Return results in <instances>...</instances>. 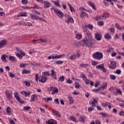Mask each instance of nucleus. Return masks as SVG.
Wrapping results in <instances>:
<instances>
[{
  "label": "nucleus",
  "instance_id": "nucleus-7",
  "mask_svg": "<svg viewBox=\"0 0 124 124\" xmlns=\"http://www.w3.org/2000/svg\"><path fill=\"white\" fill-rule=\"evenodd\" d=\"M54 12L57 14V15H58L59 18H63L64 15L62 12L59 11L58 9H55Z\"/></svg>",
  "mask_w": 124,
  "mask_h": 124
},
{
  "label": "nucleus",
  "instance_id": "nucleus-27",
  "mask_svg": "<svg viewBox=\"0 0 124 124\" xmlns=\"http://www.w3.org/2000/svg\"><path fill=\"white\" fill-rule=\"evenodd\" d=\"M6 111L7 115H12V113H11V109H10V107H8L6 109Z\"/></svg>",
  "mask_w": 124,
  "mask_h": 124
},
{
  "label": "nucleus",
  "instance_id": "nucleus-23",
  "mask_svg": "<svg viewBox=\"0 0 124 124\" xmlns=\"http://www.w3.org/2000/svg\"><path fill=\"white\" fill-rule=\"evenodd\" d=\"M69 22L71 24H74V19L71 16H69L68 17V20L66 21L67 23H69Z\"/></svg>",
  "mask_w": 124,
  "mask_h": 124
},
{
  "label": "nucleus",
  "instance_id": "nucleus-11",
  "mask_svg": "<svg viewBox=\"0 0 124 124\" xmlns=\"http://www.w3.org/2000/svg\"><path fill=\"white\" fill-rule=\"evenodd\" d=\"M5 94L6 97H7V98H8L9 99H12V95H11V94H10V93H9V91H7V90L5 92Z\"/></svg>",
  "mask_w": 124,
  "mask_h": 124
},
{
  "label": "nucleus",
  "instance_id": "nucleus-18",
  "mask_svg": "<svg viewBox=\"0 0 124 124\" xmlns=\"http://www.w3.org/2000/svg\"><path fill=\"white\" fill-rule=\"evenodd\" d=\"M16 51H17V52H19V53L21 54V56H26V53L23 50H22V49H20V48L17 47H16Z\"/></svg>",
  "mask_w": 124,
  "mask_h": 124
},
{
  "label": "nucleus",
  "instance_id": "nucleus-16",
  "mask_svg": "<svg viewBox=\"0 0 124 124\" xmlns=\"http://www.w3.org/2000/svg\"><path fill=\"white\" fill-rule=\"evenodd\" d=\"M46 124H57V121L53 119H50L49 121H46Z\"/></svg>",
  "mask_w": 124,
  "mask_h": 124
},
{
  "label": "nucleus",
  "instance_id": "nucleus-41",
  "mask_svg": "<svg viewBox=\"0 0 124 124\" xmlns=\"http://www.w3.org/2000/svg\"><path fill=\"white\" fill-rule=\"evenodd\" d=\"M85 119L86 117L85 116H80L79 118V121H80V122H84Z\"/></svg>",
  "mask_w": 124,
  "mask_h": 124
},
{
  "label": "nucleus",
  "instance_id": "nucleus-63",
  "mask_svg": "<svg viewBox=\"0 0 124 124\" xmlns=\"http://www.w3.org/2000/svg\"><path fill=\"white\" fill-rule=\"evenodd\" d=\"M71 57V54L69 53L66 55V58L67 59H68L69 60H70V58Z\"/></svg>",
  "mask_w": 124,
  "mask_h": 124
},
{
  "label": "nucleus",
  "instance_id": "nucleus-51",
  "mask_svg": "<svg viewBox=\"0 0 124 124\" xmlns=\"http://www.w3.org/2000/svg\"><path fill=\"white\" fill-rule=\"evenodd\" d=\"M108 52H109V53H113V52H114V48L109 47Z\"/></svg>",
  "mask_w": 124,
  "mask_h": 124
},
{
  "label": "nucleus",
  "instance_id": "nucleus-13",
  "mask_svg": "<svg viewBox=\"0 0 124 124\" xmlns=\"http://www.w3.org/2000/svg\"><path fill=\"white\" fill-rule=\"evenodd\" d=\"M46 80H47V78H44L42 76H40L39 78V81L41 83H45Z\"/></svg>",
  "mask_w": 124,
  "mask_h": 124
},
{
  "label": "nucleus",
  "instance_id": "nucleus-55",
  "mask_svg": "<svg viewBox=\"0 0 124 124\" xmlns=\"http://www.w3.org/2000/svg\"><path fill=\"white\" fill-rule=\"evenodd\" d=\"M24 83L25 84L26 86H27V87H31V83H30V82L28 81H25L24 82Z\"/></svg>",
  "mask_w": 124,
  "mask_h": 124
},
{
  "label": "nucleus",
  "instance_id": "nucleus-52",
  "mask_svg": "<svg viewBox=\"0 0 124 124\" xmlns=\"http://www.w3.org/2000/svg\"><path fill=\"white\" fill-rule=\"evenodd\" d=\"M98 26H103L104 25V23L102 21H100L97 22Z\"/></svg>",
  "mask_w": 124,
  "mask_h": 124
},
{
  "label": "nucleus",
  "instance_id": "nucleus-10",
  "mask_svg": "<svg viewBox=\"0 0 124 124\" xmlns=\"http://www.w3.org/2000/svg\"><path fill=\"white\" fill-rule=\"evenodd\" d=\"M101 36L100 33L96 32L95 34V38L97 41H100V40H101Z\"/></svg>",
  "mask_w": 124,
  "mask_h": 124
},
{
  "label": "nucleus",
  "instance_id": "nucleus-59",
  "mask_svg": "<svg viewBox=\"0 0 124 124\" xmlns=\"http://www.w3.org/2000/svg\"><path fill=\"white\" fill-rule=\"evenodd\" d=\"M76 57H77V56H76V55L74 54L73 55H71V57L70 58V60H74V59H75V58H76Z\"/></svg>",
  "mask_w": 124,
  "mask_h": 124
},
{
  "label": "nucleus",
  "instance_id": "nucleus-2",
  "mask_svg": "<svg viewBox=\"0 0 124 124\" xmlns=\"http://www.w3.org/2000/svg\"><path fill=\"white\" fill-rule=\"evenodd\" d=\"M84 33L86 37H84L80 41L81 46L89 47V48L93 47V44H94V40L93 39L92 33H91L89 30L86 31V32H84Z\"/></svg>",
  "mask_w": 124,
  "mask_h": 124
},
{
  "label": "nucleus",
  "instance_id": "nucleus-26",
  "mask_svg": "<svg viewBox=\"0 0 124 124\" xmlns=\"http://www.w3.org/2000/svg\"><path fill=\"white\" fill-rule=\"evenodd\" d=\"M53 3L56 5V6H57V7L61 8V4H60V1H52Z\"/></svg>",
  "mask_w": 124,
  "mask_h": 124
},
{
  "label": "nucleus",
  "instance_id": "nucleus-36",
  "mask_svg": "<svg viewBox=\"0 0 124 124\" xmlns=\"http://www.w3.org/2000/svg\"><path fill=\"white\" fill-rule=\"evenodd\" d=\"M104 37L106 39H110V38H111V36H110L109 33H106L105 34Z\"/></svg>",
  "mask_w": 124,
  "mask_h": 124
},
{
  "label": "nucleus",
  "instance_id": "nucleus-22",
  "mask_svg": "<svg viewBox=\"0 0 124 124\" xmlns=\"http://www.w3.org/2000/svg\"><path fill=\"white\" fill-rule=\"evenodd\" d=\"M52 112H53L54 115L56 116V117H59L60 118H61V114H60V112H59V111L53 109L52 110Z\"/></svg>",
  "mask_w": 124,
  "mask_h": 124
},
{
  "label": "nucleus",
  "instance_id": "nucleus-8",
  "mask_svg": "<svg viewBox=\"0 0 124 124\" xmlns=\"http://www.w3.org/2000/svg\"><path fill=\"white\" fill-rule=\"evenodd\" d=\"M96 68H97V69H100L101 70H102L103 72H106V69H105V68H104V64L97 65V66H96Z\"/></svg>",
  "mask_w": 124,
  "mask_h": 124
},
{
  "label": "nucleus",
  "instance_id": "nucleus-20",
  "mask_svg": "<svg viewBox=\"0 0 124 124\" xmlns=\"http://www.w3.org/2000/svg\"><path fill=\"white\" fill-rule=\"evenodd\" d=\"M21 94H24L25 95V97H27V96H29V95H31V92H26V91H22L21 92Z\"/></svg>",
  "mask_w": 124,
  "mask_h": 124
},
{
  "label": "nucleus",
  "instance_id": "nucleus-4",
  "mask_svg": "<svg viewBox=\"0 0 124 124\" xmlns=\"http://www.w3.org/2000/svg\"><path fill=\"white\" fill-rule=\"evenodd\" d=\"M93 58L94 60H98V61H99L103 58V54H102L101 52H96L93 54Z\"/></svg>",
  "mask_w": 124,
  "mask_h": 124
},
{
  "label": "nucleus",
  "instance_id": "nucleus-46",
  "mask_svg": "<svg viewBox=\"0 0 124 124\" xmlns=\"http://www.w3.org/2000/svg\"><path fill=\"white\" fill-rule=\"evenodd\" d=\"M83 81H84L86 85H89V84H90V80H89V79H88L87 78H84V79H83Z\"/></svg>",
  "mask_w": 124,
  "mask_h": 124
},
{
  "label": "nucleus",
  "instance_id": "nucleus-61",
  "mask_svg": "<svg viewBox=\"0 0 124 124\" xmlns=\"http://www.w3.org/2000/svg\"><path fill=\"white\" fill-rule=\"evenodd\" d=\"M108 105V102H106L105 103L102 104V106H103L104 107H106Z\"/></svg>",
  "mask_w": 124,
  "mask_h": 124
},
{
  "label": "nucleus",
  "instance_id": "nucleus-48",
  "mask_svg": "<svg viewBox=\"0 0 124 124\" xmlns=\"http://www.w3.org/2000/svg\"><path fill=\"white\" fill-rule=\"evenodd\" d=\"M109 77L111 80H116V76L115 75H110Z\"/></svg>",
  "mask_w": 124,
  "mask_h": 124
},
{
  "label": "nucleus",
  "instance_id": "nucleus-44",
  "mask_svg": "<svg viewBox=\"0 0 124 124\" xmlns=\"http://www.w3.org/2000/svg\"><path fill=\"white\" fill-rule=\"evenodd\" d=\"M69 119L70 120H71V121H72L73 122H76V118L74 116H70L69 117Z\"/></svg>",
  "mask_w": 124,
  "mask_h": 124
},
{
  "label": "nucleus",
  "instance_id": "nucleus-37",
  "mask_svg": "<svg viewBox=\"0 0 124 124\" xmlns=\"http://www.w3.org/2000/svg\"><path fill=\"white\" fill-rule=\"evenodd\" d=\"M91 63H92V65L94 66L96 65V64H98L99 62L97 61L93 60L91 62Z\"/></svg>",
  "mask_w": 124,
  "mask_h": 124
},
{
  "label": "nucleus",
  "instance_id": "nucleus-49",
  "mask_svg": "<svg viewBox=\"0 0 124 124\" xmlns=\"http://www.w3.org/2000/svg\"><path fill=\"white\" fill-rule=\"evenodd\" d=\"M99 115H101V116H102V117H104L108 116V114H107V113H105L104 112L100 113Z\"/></svg>",
  "mask_w": 124,
  "mask_h": 124
},
{
  "label": "nucleus",
  "instance_id": "nucleus-53",
  "mask_svg": "<svg viewBox=\"0 0 124 124\" xmlns=\"http://www.w3.org/2000/svg\"><path fill=\"white\" fill-rule=\"evenodd\" d=\"M115 27L116 28V29H117V30H122V27L119 25V24L118 23H116L115 24Z\"/></svg>",
  "mask_w": 124,
  "mask_h": 124
},
{
  "label": "nucleus",
  "instance_id": "nucleus-6",
  "mask_svg": "<svg viewBox=\"0 0 124 124\" xmlns=\"http://www.w3.org/2000/svg\"><path fill=\"white\" fill-rule=\"evenodd\" d=\"M14 95L15 98H16V100L19 102V103H21V104H24L25 103V102L23 101L21 98H20V97H19V94H18V93H15Z\"/></svg>",
  "mask_w": 124,
  "mask_h": 124
},
{
  "label": "nucleus",
  "instance_id": "nucleus-42",
  "mask_svg": "<svg viewBox=\"0 0 124 124\" xmlns=\"http://www.w3.org/2000/svg\"><path fill=\"white\" fill-rule=\"evenodd\" d=\"M98 20H103V17H102V15L101 16H98L95 18L96 21H98Z\"/></svg>",
  "mask_w": 124,
  "mask_h": 124
},
{
  "label": "nucleus",
  "instance_id": "nucleus-15",
  "mask_svg": "<svg viewBox=\"0 0 124 124\" xmlns=\"http://www.w3.org/2000/svg\"><path fill=\"white\" fill-rule=\"evenodd\" d=\"M50 89H53L52 94H55L59 93V89L56 87H51Z\"/></svg>",
  "mask_w": 124,
  "mask_h": 124
},
{
  "label": "nucleus",
  "instance_id": "nucleus-43",
  "mask_svg": "<svg viewBox=\"0 0 124 124\" xmlns=\"http://www.w3.org/2000/svg\"><path fill=\"white\" fill-rule=\"evenodd\" d=\"M75 88H76V89H79V88L81 87V86H80V84L78 82H76L75 83Z\"/></svg>",
  "mask_w": 124,
  "mask_h": 124
},
{
  "label": "nucleus",
  "instance_id": "nucleus-35",
  "mask_svg": "<svg viewBox=\"0 0 124 124\" xmlns=\"http://www.w3.org/2000/svg\"><path fill=\"white\" fill-rule=\"evenodd\" d=\"M64 56H65V54H63L60 55H56L55 56V58L56 59H62V57H64Z\"/></svg>",
  "mask_w": 124,
  "mask_h": 124
},
{
  "label": "nucleus",
  "instance_id": "nucleus-14",
  "mask_svg": "<svg viewBox=\"0 0 124 124\" xmlns=\"http://www.w3.org/2000/svg\"><path fill=\"white\" fill-rule=\"evenodd\" d=\"M6 44V40L4 39L1 40L0 41V48H2V47H4Z\"/></svg>",
  "mask_w": 124,
  "mask_h": 124
},
{
  "label": "nucleus",
  "instance_id": "nucleus-21",
  "mask_svg": "<svg viewBox=\"0 0 124 124\" xmlns=\"http://www.w3.org/2000/svg\"><path fill=\"white\" fill-rule=\"evenodd\" d=\"M68 99L69 100V104H73V103H74V100H73V98L72 97V96L69 95Z\"/></svg>",
  "mask_w": 124,
  "mask_h": 124
},
{
  "label": "nucleus",
  "instance_id": "nucleus-60",
  "mask_svg": "<svg viewBox=\"0 0 124 124\" xmlns=\"http://www.w3.org/2000/svg\"><path fill=\"white\" fill-rule=\"evenodd\" d=\"M80 77L81 78H82L83 80L87 78V77H86V76L85 75V74H84L83 73H82L80 75Z\"/></svg>",
  "mask_w": 124,
  "mask_h": 124
},
{
  "label": "nucleus",
  "instance_id": "nucleus-3",
  "mask_svg": "<svg viewBox=\"0 0 124 124\" xmlns=\"http://www.w3.org/2000/svg\"><path fill=\"white\" fill-rule=\"evenodd\" d=\"M97 101H98V98H93V101L91 102H89L90 105H92V107L88 108V112H92V111H93V106L95 107V103H97Z\"/></svg>",
  "mask_w": 124,
  "mask_h": 124
},
{
  "label": "nucleus",
  "instance_id": "nucleus-5",
  "mask_svg": "<svg viewBox=\"0 0 124 124\" xmlns=\"http://www.w3.org/2000/svg\"><path fill=\"white\" fill-rule=\"evenodd\" d=\"M79 10L81 11V13L80 15V17L82 18H84V17H89V16L83 11V10H86V9L83 7H80L79 8Z\"/></svg>",
  "mask_w": 124,
  "mask_h": 124
},
{
  "label": "nucleus",
  "instance_id": "nucleus-57",
  "mask_svg": "<svg viewBox=\"0 0 124 124\" xmlns=\"http://www.w3.org/2000/svg\"><path fill=\"white\" fill-rule=\"evenodd\" d=\"M56 64H62V63H63V61H58L55 62Z\"/></svg>",
  "mask_w": 124,
  "mask_h": 124
},
{
  "label": "nucleus",
  "instance_id": "nucleus-28",
  "mask_svg": "<svg viewBox=\"0 0 124 124\" xmlns=\"http://www.w3.org/2000/svg\"><path fill=\"white\" fill-rule=\"evenodd\" d=\"M108 31H109L110 34H114V33L115 32V29L110 28L108 29Z\"/></svg>",
  "mask_w": 124,
  "mask_h": 124
},
{
  "label": "nucleus",
  "instance_id": "nucleus-50",
  "mask_svg": "<svg viewBox=\"0 0 124 124\" xmlns=\"http://www.w3.org/2000/svg\"><path fill=\"white\" fill-rule=\"evenodd\" d=\"M29 65V64L28 63H21L20 64L19 66L20 67H22V68H24L25 66Z\"/></svg>",
  "mask_w": 124,
  "mask_h": 124
},
{
  "label": "nucleus",
  "instance_id": "nucleus-30",
  "mask_svg": "<svg viewBox=\"0 0 124 124\" xmlns=\"http://www.w3.org/2000/svg\"><path fill=\"white\" fill-rule=\"evenodd\" d=\"M36 98H37V96H36V95H32V96H31V102H33V101H34V100H35V99H36Z\"/></svg>",
  "mask_w": 124,
  "mask_h": 124
},
{
  "label": "nucleus",
  "instance_id": "nucleus-47",
  "mask_svg": "<svg viewBox=\"0 0 124 124\" xmlns=\"http://www.w3.org/2000/svg\"><path fill=\"white\" fill-rule=\"evenodd\" d=\"M9 60L10 61H12V62H15L16 58L13 56H10Z\"/></svg>",
  "mask_w": 124,
  "mask_h": 124
},
{
  "label": "nucleus",
  "instance_id": "nucleus-45",
  "mask_svg": "<svg viewBox=\"0 0 124 124\" xmlns=\"http://www.w3.org/2000/svg\"><path fill=\"white\" fill-rule=\"evenodd\" d=\"M63 80H64V77L63 76H62L59 79L58 82H63Z\"/></svg>",
  "mask_w": 124,
  "mask_h": 124
},
{
  "label": "nucleus",
  "instance_id": "nucleus-33",
  "mask_svg": "<svg viewBox=\"0 0 124 124\" xmlns=\"http://www.w3.org/2000/svg\"><path fill=\"white\" fill-rule=\"evenodd\" d=\"M30 73H31V70H28L26 69H24L22 70L23 74H29Z\"/></svg>",
  "mask_w": 124,
  "mask_h": 124
},
{
  "label": "nucleus",
  "instance_id": "nucleus-38",
  "mask_svg": "<svg viewBox=\"0 0 124 124\" xmlns=\"http://www.w3.org/2000/svg\"><path fill=\"white\" fill-rule=\"evenodd\" d=\"M87 27L85 25H82V28H83V31L84 32H86V31H88L89 30L87 29Z\"/></svg>",
  "mask_w": 124,
  "mask_h": 124
},
{
  "label": "nucleus",
  "instance_id": "nucleus-40",
  "mask_svg": "<svg viewBox=\"0 0 124 124\" xmlns=\"http://www.w3.org/2000/svg\"><path fill=\"white\" fill-rule=\"evenodd\" d=\"M86 27H87L89 30H93V27L91 24L86 25Z\"/></svg>",
  "mask_w": 124,
  "mask_h": 124
},
{
  "label": "nucleus",
  "instance_id": "nucleus-9",
  "mask_svg": "<svg viewBox=\"0 0 124 124\" xmlns=\"http://www.w3.org/2000/svg\"><path fill=\"white\" fill-rule=\"evenodd\" d=\"M44 8H49V7H51L52 6V4H51L49 1L46 0L44 1Z\"/></svg>",
  "mask_w": 124,
  "mask_h": 124
},
{
  "label": "nucleus",
  "instance_id": "nucleus-58",
  "mask_svg": "<svg viewBox=\"0 0 124 124\" xmlns=\"http://www.w3.org/2000/svg\"><path fill=\"white\" fill-rule=\"evenodd\" d=\"M9 75L10 76V77H11V78H14V77H15V75H14V74L12 73H9Z\"/></svg>",
  "mask_w": 124,
  "mask_h": 124
},
{
  "label": "nucleus",
  "instance_id": "nucleus-24",
  "mask_svg": "<svg viewBox=\"0 0 124 124\" xmlns=\"http://www.w3.org/2000/svg\"><path fill=\"white\" fill-rule=\"evenodd\" d=\"M116 66L117 65L116 64V62H111L110 66V68H111V69H115Z\"/></svg>",
  "mask_w": 124,
  "mask_h": 124
},
{
  "label": "nucleus",
  "instance_id": "nucleus-56",
  "mask_svg": "<svg viewBox=\"0 0 124 124\" xmlns=\"http://www.w3.org/2000/svg\"><path fill=\"white\" fill-rule=\"evenodd\" d=\"M31 109V107L30 106H25L24 107L23 109L25 111H27V110H30Z\"/></svg>",
  "mask_w": 124,
  "mask_h": 124
},
{
  "label": "nucleus",
  "instance_id": "nucleus-34",
  "mask_svg": "<svg viewBox=\"0 0 124 124\" xmlns=\"http://www.w3.org/2000/svg\"><path fill=\"white\" fill-rule=\"evenodd\" d=\"M1 60L4 62H7V61H6V58L5 56V54H3L1 56Z\"/></svg>",
  "mask_w": 124,
  "mask_h": 124
},
{
  "label": "nucleus",
  "instance_id": "nucleus-1",
  "mask_svg": "<svg viewBox=\"0 0 124 124\" xmlns=\"http://www.w3.org/2000/svg\"><path fill=\"white\" fill-rule=\"evenodd\" d=\"M84 33L86 37H84L80 41L81 46L89 47V48L93 47V44H94V40L93 39L92 33H91L89 30L86 31V32H84Z\"/></svg>",
  "mask_w": 124,
  "mask_h": 124
},
{
  "label": "nucleus",
  "instance_id": "nucleus-19",
  "mask_svg": "<svg viewBox=\"0 0 124 124\" xmlns=\"http://www.w3.org/2000/svg\"><path fill=\"white\" fill-rule=\"evenodd\" d=\"M107 88V83H104L99 88L100 91H103Z\"/></svg>",
  "mask_w": 124,
  "mask_h": 124
},
{
  "label": "nucleus",
  "instance_id": "nucleus-64",
  "mask_svg": "<svg viewBox=\"0 0 124 124\" xmlns=\"http://www.w3.org/2000/svg\"><path fill=\"white\" fill-rule=\"evenodd\" d=\"M95 124H101V122H100V121L98 120H97L95 121Z\"/></svg>",
  "mask_w": 124,
  "mask_h": 124
},
{
  "label": "nucleus",
  "instance_id": "nucleus-17",
  "mask_svg": "<svg viewBox=\"0 0 124 124\" xmlns=\"http://www.w3.org/2000/svg\"><path fill=\"white\" fill-rule=\"evenodd\" d=\"M109 1L111 4L114 5V3L112 1V0H104V4H105V6H108L109 4L107 3V2Z\"/></svg>",
  "mask_w": 124,
  "mask_h": 124
},
{
  "label": "nucleus",
  "instance_id": "nucleus-12",
  "mask_svg": "<svg viewBox=\"0 0 124 124\" xmlns=\"http://www.w3.org/2000/svg\"><path fill=\"white\" fill-rule=\"evenodd\" d=\"M72 44L74 45V46H75V47H79L80 45H82L81 44V42H79L77 41H74Z\"/></svg>",
  "mask_w": 124,
  "mask_h": 124
},
{
  "label": "nucleus",
  "instance_id": "nucleus-32",
  "mask_svg": "<svg viewBox=\"0 0 124 124\" xmlns=\"http://www.w3.org/2000/svg\"><path fill=\"white\" fill-rule=\"evenodd\" d=\"M30 16L31 18V19H33V20H37V17L35 15H33L32 14H30Z\"/></svg>",
  "mask_w": 124,
  "mask_h": 124
},
{
  "label": "nucleus",
  "instance_id": "nucleus-29",
  "mask_svg": "<svg viewBox=\"0 0 124 124\" xmlns=\"http://www.w3.org/2000/svg\"><path fill=\"white\" fill-rule=\"evenodd\" d=\"M67 4H68V6L69 7L70 11L71 12H75V10L74 9L73 7H72L71 4H70V3L68 2Z\"/></svg>",
  "mask_w": 124,
  "mask_h": 124
},
{
  "label": "nucleus",
  "instance_id": "nucleus-62",
  "mask_svg": "<svg viewBox=\"0 0 124 124\" xmlns=\"http://www.w3.org/2000/svg\"><path fill=\"white\" fill-rule=\"evenodd\" d=\"M51 76H54V75H56V72L54 70H51Z\"/></svg>",
  "mask_w": 124,
  "mask_h": 124
},
{
  "label": "nucleus",
  "instance_id": "nucleus-54",
  "mask_svg": "<svg viewBox=\"0 0 124 124\" xmlns=\"http://www.w3.org/2000/svg\"><path fill=\"white\" fill-rule=\"evenodd\" d=\"M76 38H77V39H81V38H82V35L77 34L76 36Z\"/></svg>",
  "mask_w": 124,
  "mask_h": 124
},
{
  "label": "nucleus",
  "instance_id": "nucleus-31",
  "mask_svg": "<svg viewBox=\"0 0 124 124\" xmlns=\"http://www.w3.org/2000/svg\"><path fill=\"white\" fill-rule=\"evenodd\" d=\"M89 5H90V6H91V7H92V8H93V9H94V10H95V5H94V3H93V2L92 1H89Z\"/></svg>",
  "mask_w": 124,
  "mask_h": 124
},
{
  "label": "nucleus",
  "instance_id": "nucleus-39",
  "mask_svg": "<svg viewBox=\"0 0 124 124\" xmlns=\"http://www.w3.org/2000/svg\"><path fill=\"white\" fill-rule=\"evenodd\" d=\"M16 57H17V58H19V59H21V60H22V59H23V56H22V55H20V54L16 52Z\"/></svg>",
  "mask_w": 124,
  "mask_h": 124
},
{
  "label": "nucleus",
  "instance_id": "nucleus-25",
  "mask_svg": "<svg viewBox=\"0 0 124 124\" xmlns=\"http://www.w3.org/2000/svg\"><path fill=\"white\" fill-rule=\"evenodd\" d=\"M102 17H103V19H107V18L109 17V14H108V13H104L102 15Z\"/></svg>",
  "mask_w": 124,
  "mask_h": 124
}]
</instances>
